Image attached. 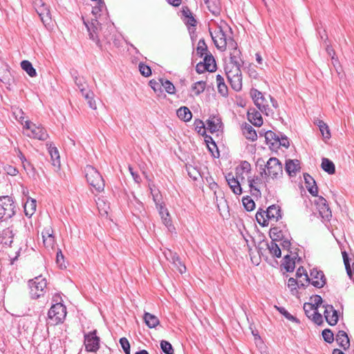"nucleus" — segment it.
I'll return each instance as SVG.
<instances>
[{"mask_svg": "<svg viewBox=\"0 0 354 354\" xmlns=\"http://www.w3.org/2000/svg\"><path fill=\"white\" fill-rule=\"evenodd\" d=\"M85 177L89 185L97 192H101L104 189V180L100 172L93 166L86 165L84 169Z\"/></svg>", "mask_w": 354, "mask_h": 354, "instance_id": "3", "label": "nucleus"}, {"mask_svg": "<svg viewBox=\"0 0 354 354\" xmlns=\"http://www.w3.org/2000/svg\"><path fill=\"white\" fill-rule=\"evenodd\" d=\"M177 115L180 120L188 122L192 119V113L187 107L182 106L177 110Z\"/></svg>", "mask_w": 354, "mask_h": 354, "instance_id": "37", "label": "nucleus"}, {"mask_svg": "<svg viewBox=\"0 0 354 354\" xmlns=\"http://www.w3.org/2000/svg\"><path fill=\"white\" fill-rule=\"evenodd\" d=\"M156 207L158 209L159 214L165 226L167 227H171V216L167 209L162 205Z\"/></svg>", "mask_w": 354, "mask_h": 354, "instance_id": "30", "label": "nucleus"}, {"mask_svg": "<svg viewBox=\"0 0 354 354\" xmlns=\"http://www.w3.org/2000/svg\"><path fill=\"white\" fill-rule=\"evenodd\" d=\"M263 176L267 178V173L265 167L262 168L260 172V176L248 178L249 187L251 191L253 192V195H261L260 188L262 187H266V184L263 181Z\"/></svg>", "mask_w": 354, "mask_h": 354, "instance_id": "9", "label": "nucleus"}, {"mask_svg": "<svg viewBox=\"0 0 354 354\" xmlns=\"http://www.w3.org/2000/svg\"><path fill=\"white\" fill-rule=\"evenodd\" d=\"M167 259L171 262L174 267L181 274L185 272L186 267L181 261L179 255L176 252H172L169 250L168 253L165 254Z\"/></svg>", "mask_w": 354, "mask_h": 354, "instance_id": "14", "label": "nucleus"}, {"mask_svg": "<svg viewBox=\"0 0 354 354\" xmlns=\"http://www.w3.org/2000/svg\"><path fill=\"white\" fill-rule=\"evenodd\" d=\"M250 94L254 103L259 102V99L263 96L261 92L255 88L251 90Z\"/></svg>", "mask_w": 354, "mask_h": 354, "instance_id": "64", "label": "nucleus"}, {"mask_svg": "<svg viewBox=\"0 0 354 354\" xmlns=\"http://www.w3.org/2000/svg\"><path fill=\"white\" fill-rule=\"evenodd\" d=\"M203 62L205 66H208V71L213 72L216 69V62L212 55L209 53L204 56Z\"/></svg>", "mask_w": 354, "mask_h": 354, "instance_id": "39", "label": "nucleus"}, {"mask_svg": "<svg viewBox=\"0 0 354 354\" xmlns=\"http://www.w3.org/2000/svg\"><path fill=\"white\" fill-rule=\"evenodd\" d=\"M160 348L165 354H174L172 345L166 340H162L160 342Z\"/></svg>", "mask_w": 354, "mask_h": 354, "instance_id": "54", "label": "nucleus"}, {"mask_svg": "<svg viewBox=\"0 0 354 354\" xmlns=\"http://www.w3.org/2000/svg\"><path fill=\"white\" fill-rule=\"evenodd\" d=\"M139 71L140 73L145 77H149L151 75V68L144 63L141 62L139 64Z\"/></svg>", "mask_w": 354, "mask_h": 354, "instance_id": "56", "label": "nucleus"}, {"mask_svg": "<svg viewBox=\"0 0 354 354\" xmlns=\"http://www.w3.org/2000/svg\"><path fill=\"white\" fill-rule=\"evenodd\" d=\"M230 44H231L233 52L230 53V60L232 64H234V67H239L240 66V51L236 48V44L234 43L233 40L230 39Z\"/></svg>", "mask_w": 354, "mask_h": 354, "instance_id": "31", "label": "nucleus"}, {"mask_svg": "<svg viewBox=\"0 0 354 354\" xmlns=\"http://www.w3.org/2000/svg\"><path fill=\"white\" fill-rule=\"evenodd\" d=\"M21 66L27 74L33 77L37 75L36 70L33 68L32 64L28 60H24L21 62Z\"/></svg>", "mask_w": 354, "mask_h": 354, "instance_id": "41", "label": "nucleus"}, {"mask_svg": "<svg viewBox=\"0 0 354 354\" xmlns=\"http://www.w3.org/2000/svg\"><path fill=\"white\" fill-rule=\"evenodd\" d=\"M319 131L324 139H329L330 138V132L328 125L321 120H317L316 122Z\"/></svg>", "mask_w": 354, "mask_h": 354, "instance_id": "40", "label": "nucleus"}, {"mask_svg": "<svg viewBox=\"0 0 354 354\" xmlns=\"http://www.w3.org/2000/svg\"><path fill=\"white\" fill-rule=\"evenodd\" d=\"M266 216L269 220L277 221L281 218V211L279 206L276 205H270L266 210Z\"/></svg>", "mask_w": 354, "mask_h": 354, "instance_id": "18", "label": "nucleus"}, {"mask_svg": "<svg viewBox=\"0 0 354 354\" xmlns=\"http://www.w3.org/2000/svg\"><path fill=\"white\" fill-rule=\"evenodd\" d=\"M207 50V46L204 40V39H201L197 45L196 48V54L198 57H202L205 56L206 53H209Z\"/></svg>", "mask_w": 354, "mask_h": 354, "instance_id": "43", "label": "nucleus"}, {"mask_svg": "<svg viewBox=\"0 0 354 354\" xmlns=\"http://www.w3.org/2000/svg\"><path fill=\"white\" fill-rule=\"evenodd\" d=\"M225 180L234 194L236 195H241L242 194V188L241 185L238 180L234 178L232 174H227L225 176Z\"/></svg>", "mask_w": 354, "mask_h": 354, "instance_id": "17", "label": "nucleus"}, {"mask_svg": "<svg viewBox=\"0 0 354 354\" xmlns=\"http://www.w3.org/2000/svg\"><path fill=\"white\" fill-rule=\"evenodd\" d=\"M299 165L300 162L298 160H288L286 162V171L288 174L289 176H294L300 169Z\"/></svg>", "mask_w": 354, "mask_h": 354, "instance_id": "21", "label": "nucleus"}, {"mask_svg": "<svg viewBox=\"0 0 354 354\" xmlns=\"http://www.w3.org/2000/svg\"><path fill=\"white\" fill-rule=\"evenodd\" d=\"M70 73L82 94H84L86 91V82L84 77H78V73L76 70H71Z\"/></svg>", "mask_w": 354, "mask_h": 354, "instance_id": "28", "label": "nucleus"}, {"mask_svg": "<svg viewBox=\"0 0 354 354\" xmlns=\"http://www.w3.org/2000/svg\"><path fill=\"white\" fill-rule=\"evenodd\" d=\"M242 202L245 209L248 212L252 211L255 208V203L250 196L243 197Z\"/></svg>", "mask_w": 354, "mask_h": 354, "instance_id": "51", "label": "nucleus"}, {"mask_svg": "<svg viewBox=\"0 0 354 354\" xmlns=\"http://www.w3.org/2000/svg\"><path fill=\"white\" fill-rule=\"evenodd\" d=\"M24 128L30 131L26 133L30 138L39 140H46L49 137L46 130L41 125H37L30 120L25 122Z\"/></svg>", "mask_w": 354, "mask_h": 354, "instance_id": "7", "label": "nucleus"}, {"mask_svg": "<svg viewBox=\"0 0 354 354\" xmlns=\"http://www.w3.org/2000/svg\"><path fill=\"white\" fill-rule=\"evenodd\" d=\"M209 151L214 158H218L220 156L219 151L215 142H212L211 145H207Z\"/></svg>", "mask_w": 354, "mask_h": 354, "instance_id": "59", "label": "nucleus"}, {"mask_svg": "<svg viewBox=\"0 0 354 354\" xmlns=\"http://www.w3.org/2000/svg\"><path fill=\"white\" fill-rule=\"evenodd\" d=\"M36 203V200L28 198L27 201L24 206V213L26 216L30 217L35 213L37 207Z\"/></svg>", "mask_w": 354, "mask_h": 354, "instance_id": "32", "label": "nucleus"}, {"mask_svg": "<svg viewBox=\"0 0 354 354\" xmlns=\"http://www.w3.org/2000/svg\"><path fill=\"white\" fill-rule=\"evenodd\" d=\"M206 124L207 129H209L211 133H214L219 131L222 123L219 118L212 117L207 120Z\"/></svg>", "mask_w": 354, "mask_h": 354, "instance_id": "29", "label": "nucleus"}, {"mask_svg": "<svg viewBox=\"0 0 354 354\" xmlns=\"http://www.w3.org/2000/svg\"><path fill=\"white\" fill-rule=\"evenodd\" d=\"M143 319L147 326L151 328H155L160 323L158 318L149 313H145Z\"/></svg>", "mask_w": 354, "mask_h": 354, "instance_id": "35", "label": "nucleus"}, {"mask_svg": "<svg viewBox=\"0 0 354 354\" xmlns=\"http://www.w3.org/2000/svg\"><path fill=\"white\" fill-rule=\"evenodd\" d=\"M254 104L262 113H264L266 115H269L270 109L268 107L267 100L264 96L261 97L259 102H256Z\"/></svg>", "mask_w": 354, "mask_h": 354, "instance_id": "44", "label": "nucleus"}, {"mask_svg": "<svg viewBox=\"0 0 354 354\" xmlns=\"http://www.w3.org/2000/svg\"><path fill=\"white\" fill-rule=\"evenodd\" d=\"M17 207L11 196H0V220L7 221L17 213Z\"/></svg>", "mask_w": 354, "mask_h": 354, "instance_id": "2", "label": "nucleus"}, {"mask_svg": "<svg viewBox=\"0 0 354 354\" xmlns=\"http://www.w3.org/2000/svg\"><path fill=\"white\" fill-rule=\"evenodd\" d=\"M98 3L99 6L93 8L92 10V14L95 18H91L89 21L88 19H85L84 17H82V20L88 32L89 39L95 42L96 46L101 49V40H107L109 33L106 31L102 32V28L97 19V15L101 12L102 8L104 6V3L102 0H100Z\"/></svg>", "mask_w": 354, "mask_h": 354, "instance_id": "1", "label": "nucleus"}, {"mask_svg": "<svg viewBox=\"0 0 354 354\" xmlns=\"http://www.w3.org/2000/svg\"><path fill=\"white\" fill-rule=\"evenodd\" d=\"M281 266L286 272H292L295 267V262L289 254L284 256Z\"/></svg>", "mask_w": 354, "mask_h": 354, "instance_id": "36", "label": "nucleus"}, {"mask_svg": "<svg viewBox=\"0 0 354 354\" xmlns=\"http://www.w3.org/2000/svg\"><path fill=\"white\" fill-rule=\"evenodd\" d=\"M256 219L259 225L262 226H268V221L266 216V211L259 209L256 214Z\"/></svg>", "mask_w": 354, "mask_h": 354, "instance_id": "47", "label": "nucleus"}, {"mask_svg": "<svg viewBox=\"0 0 354 354\" xmlns=\"http://www.w3.org/2000/svg\"><path fill=\"white\" fill-rule=\"evenodd\" d=\"M269 235L272 241H278L281 239H284L286 236L285 232L279 227H273L270 230Z\"/></svg>", "mask_w": 354, "mask_h": 354, "instance_id": "34", "label": "nucleus"}, {"mask_svg": "<svg viewBox=\"0 0 354 354\" xmlns=\"http://www.w3.org/2000/svg\"><path fill=\"white\" fill-rule=\"evenodd\" d=\"M261 243L263 244L266 247L272 257L277 258L281 257V251L279 245L276 243V241H271L270 243L263 242Z\"/></svg>", "mask_w": 354, "mask_h": 354, "instance_id": "27", "label": "nucleus"}, {"mask_svg": "<svg viewBox=\"0 0 354 354\" xmlns=\"http://www.w3.org/2000/svg\"><path fill=\"white\" fill-rule=\"evenodd\" d=\"M290 239L291 238L290 236H284V239H281L280 241H281V245L283 250H287L288 251L290 250Z\"/></svg>", "mask_w": 354, "mask_h": 354, "instance_id": "60", "label": "nucleus"}, {"mask_svg": "<svg viewBox=\"0 0 354 354\" xmlns=\"http://www.w3.org/2000/svg\"><path fill=\"white\" fill-rule=\"evenodd\" d=\"M320 216L326 220H330L332 217V212L328 206L327 201L322 196H319L315 201Z\"/></svg>", "mask_w": 354, "mask_h": 354, "instance_id": "12", "label": "nucleus"}, {"mask_svg": "<svg viewBox=\"0 0 354 354\" xmlns=\"http://www.w3.org/2000/svg\"><path fill=\"white\" fill-rule=\"evenodd\" d=\"M335 340L339 346L344 350L350 346V340L346 333L344 330H339L336 335Z\"/></svg>", "mask_w": 354, "mask_h": 354, "instance_id": "22", "label": "nucleus"}, {"mask_svg": "<svg viewBox=\"0 0 354 354\" xmlns=\"http://www.w3.org/2000/svg\"><path fill=\"white\" fill-rule=\"evenodd\" d=\"M342 257L346 272L348 276L351 277L353 274H354V262L351 266L349 258L346 251L342 252Z\"/></svg>", "mask_w": 354, "mask_h": 354, "instance_id": "45", "label": "nucleus"}, {"mask_svg": "<svg viewBox=\"0 0 354 354\" xmlns=\"http://www.w3.org/2000/svg\"><path fill=\"white\" fill-rule=\"evenodd\" d=\"M322 337L324 341L328 343H332L334 341V334L330 329H324L322 331Z\"/></svg>", "mask_w": 354, "mask_h": 354, "instance_id": "55", "label": "nucleus"}, {"mask_svg": "<svg viewBox=\"0 0 354 354\" xmlns=\"http://www.w3.org/2000/svg\"><path fill=\"white\" fill-rule=\"evenodd\" d=\"M24 169L26 170L29 176H34L35 174V169L32 165L28 161H26L22 164Z\"/></svg>", "mask_w": 354, "mask_h": 354, "instance_id": "57", "label": "nucleus"}, {"mask_svg": "<svg viewBox=\"0 0 354 354\" xmlns=\"http://www.w3.org/2000/svg\"><path fill=\"white\" fill-rule=\"evenodd\" d=\"M288 286L293 293L294 291H297V288L304 287L305 284L303 283L301 279L298 280L293 277H290L288 281Z\"/></svg>", "mask_w": 354, "mask_h": 354, "instance_id": "42", "label": "nucleus"}, {"mask_svg": "<svg viewBox=\"0 0 354 354\" xmlns=\"http://www.w3.org/2000/svg\"><path fill=\"white\" fill-rule=\"evenodd\" d=\"M120 344L125 353V354H130V344L126 337L120 339Z\"/></svg>", "mask_w": 354, "mask_h": 354, "instance_id": "58", "label": "nucleus"}, {"mask_svg": "<svg viewBox=\"0 0 354 354\" xmlns=\"http://www.w3.org/2000/svg\"><path fill=\"white\" fill-rule=\"evenodd\" d=\"M306 187L310 194L314 196H317L318 187L316 185L314 178L309 174H306L304 175Z\"/></svg>", "mask_w": 354, "mask_h": 354, "instance_id": "19", "label": "nucleus"}, {"mask_svg": "<svg viewBox=\"0 0 354 354\" xmlns=\"http://www.w3.org/2000/svg\"><path fill=\"white\" fill-rule=\"evenodd\" d=\"M205 86H206L205 82L198 81V82H196V83H194L192 86V90L194 92V94L196 95H198L204 91V90L205 88Z\"/></svg>", "mask_w": 354, "mask_h": 354, "instance_id": "48", "label": "nucleus"}, {"mask_svg": "<svg viewBox=\"0 0 354 354\" xmlns=\"http://www.w3.org/2000/svg\"><path fill=\"white\" fill-rule=\"evenodd\" d=\"M14 233L10 227H8L2 231L1 243L5 245L11 246L13 241Z\"/></svg>", "mask_w": 354, "mask_h": 354, "instance_id": "24", "label": "nucleus"}, {"mask_svg": "<svg viewBox=\"0 0 354 354\" xmlns=\"http://www.w3.org/2000/svg\"><path fill=\"white\" fill-rule=\"evenodd\" d=\"M159 81L161 82L162 86L164 87L169 94H174L175 93V86L169 80L160 78Z\"/></svg>", "mask_w": 354, "mask_h": 354, "instance_id": "49", "label": "nucleus"}, {"mask_svg": "<svg viewBox=\"0 0 354 354\" xmlns=\"http://www.w3.org/2000/svg\"><path fill=\"white\" fill-rule=\"evenodd\" d=\"M206 4L209 11L214 16H218L221 13V7L218 0H205Z\"/></svg>", "mask_w": 354, "mask_h": 354, "instance_id": "26", "label": "nucleus"}, {"mask_svg": "<svg viewBox=\"0 0 354 354\" xmlns=\"http://www.w3.org/2000/svg\"><path fill=\"white\" fill-rule=\"evenodd\" d=\"M196 129H198V132L202 135L205 133V124L202 120H197L194 122Z\"/></svg>", "mask_w": 354, "mask_h": 354, "instance_id": "63", "label": "nucleus"}, {"mask_svg": "<svg viewBox=\"0 0 354 354\" xmlns=\"http://www.w3.org/2000/svg\"><path fill=\"white\" fill-rule=\"evenodd\" d=\"M100 338L96 336V330L84 335V346L88 352H96L99 349Z\"/></svg>", "mask_w": 354, "mask_h": 354, "instance_id": "11", "label": "nucleus"}, {"mask_svg": "<svg viewBox=\"0 0 354 354\" xmlns=\"http://www.w3.org/2000/svg\"><path fill=\"white\" fill-rule=\"evenodd\" d=\"M317 310V307L315 304H312L310 303H305L304 305V310L305 312L306 315L311 319V317L314 314V312H316Z\"/></svg>", "mask_w": 354, "mask_h": 354, "instance_id": "52", "label": "nucleus"}, {"mask_svg": "<svg viewBox=\"0 0 354 354\" xmlns=\"http://www.w3.org/2000/svg\"><path fill=\"white\" fill-rule=\"evenodd\" d=\"M46 280L41 276H38L28 281L30 296L31 299H37L43 296L46 288Z\"/></svg>", "mask_w": 354, "mask_h": 354, "instance_id": "6", "label": "nucleus"}, {"mask_svg": "<svg viewBox=\"0 0 354 354\" xmlns=\"http://www.w3.org/2000/svg\"><path fill=\"white\" fill-rule=\"evenodd\" d=\"M248 120L254 126L261 127L263 124V119L261 113L254 109H250L248 111Z\"/></svg>", "mask_w": 354, "mask_h": 354, "instance_id": "20", "label": "nucleus"}, {"mask_svg": "<svg viewBox=\"0 0 354 354\" xmlns=\"http://www.w3.org/2000/svg\"><path fill=\"white\" fill-rule=\"evenodd\" d=\"M225 74L230 82L231 87L236 91H239L242 88L241 72L239 67H234L230 71H225Z\"/></svg>", "mask_w": 354, "mask_h": 354, "instance_id": "8", "label": "nucleus"}, {"mask_svg": "<svg viewBox=\"0 0 354 354\" xmlns=\"http://www.w3.org/2000/svg\"><path fill=\"white\" fill-rule=\"evenodd\" d=\"M43 243L46 248H53L55 245V238L51 228H46L41 232Z\"/></svg>", "mask_w": 354, "mask_h": 354, "instance_id": "16", "label": "nucleus"}, {"mask_svg": "<svg viewBox=\"0 0 354 354\" xmlns=\"http://www.w3.org/2000/svg\"><path fill=\"white\" fill-rule=\"evenodd\" d=\"M277 310L287 319H288L292 322L297 323V324L299 323V320L297 317L292 315L290 313H288V311L287 310H286L283 307H279V308H277Z\"/></svg>", "mask_w": 354, "mask_h": 354, "instance_id": "53", "label": "nucleus"}, {"mask_svg": "<svg viewBox=\"0 0 354 354\" xmlns=\"http://www.w3.org/2000/svg\"><path fill=\"white\" fill-rule=\"evenodd\" d=\"M283 146L285 148H288L290 146V142L288 138L286 136H282L279 137V141H277V147Z\"/></svg>", "mask_w": 354, "mask_h": 354, "instance_id": "62", "label": "nucleus"}, {"mask_svg": "<svg viewBox=\"0 0 354 354\" xmlns=\"http://www.w3.org/2000/svg\"><path fill=\"white\" fill-rule=\"evenodd\" d=\"M310 283L315 288H321L326 284V277L324 272L313 268L310 270Z\"/></svg>", "mask_w": 354, "mask_h": 354, "instance_id": "13", "label": "nucleus"}, {"mask_svg": "<svg viewBox=\"0 0 354 354\" xmlns=\"http://www.w3.org/2000/svg\"><path fill=\"white\" fill-rule=\"evenodd\" d=\"M310 319L317 325H321L323 323L322 315L318 312V310H317L316 312H314Z\"/></svg>", "mask_w": 354, "mask_h": 354, "instance_id": "61", "label": "nucleus"}, {"mask_svg": "<svg viewBox=\"0 0 354 354\" xmlns=\"http://www.w3.org/2000/svg\"><path fill=\"white\" fill-rule=\"evenodd\" d=\"M321 167L324 171L329 174H333L335 172L334 163L326 158H322Z\"/></svg>", "mask_w": 354, "mask_h": 354, "instance_id": "38", "label": "nucleus"}, {"mask_svg": "<svg viewBox=\"0 0 354 354\" xmlns=\"http://www.w3.org/2000/svg\"><path fill=\"white\" fill-rule=\"evenodd\" d=\"M242 132L243 136L248 140L254 141L257 139V134L254 129L248 123H244L242 127Z\"/></svg>", "mask_w": 354, "mask_h": 354, "instance_id": "23", "label": "nucleus"}, {"mask_svg": "<svg viewBox=\"0 0 354 354\" xmlns=\"http://www.w3.org/2000/svg\"><path fill=\"white\" fill-rule=\"evenodd\" d=\"M66 316V308L61 302L53 304L48 313L47 324L55 326L64 322Z\"/></svg>", "mask_w": 354, "mask_h": 354, "instance_id": "5", "label": "nucleus"}, {"mask_svg": "<svg viewBox=\"0 0 354 354\" xmlns=\"http://www.w3.org/2000/svg\"><path fill=\"white\" fill-rule=\"evenodd\" d=\"M279 135H277L272 131H268L265 133V139L267 145H270V148L277 147V141H279Z\"/></svg>", "mask_w": 354, "mask_h": 354, "instance_id": "33", "label": "nucleus"}, {"mask_svg": "<svg viewBox=\"0 0 354 354\" xmlns=\"http://www.w3.org/2000/svg\"><path fill=\"white\" fill-rule=\"evenodd\" d=\"M152 186L153 185L151 184L149 185V187L151 194L152 195L153 200L156 207H158V206L162 205V196H161L159 190L153 189Z\"/></svg>", "mask_w": 354, "mask_h": 354, "instance_id": "46", "label": "nucleus"}, {"mask_svg": "<svg viewBox=\"0 0 354 354\" xmlns=\"http://www.w3.org/2000/svg\"><path fill=\"white\" fill-rule=\"evenodd\" d=\"M224 28L222 24L218 25L214 30L211 25L209 24L208 27L210 36L215 46L221 51H225L226 50L227 41L230 42V39L232 40L231 38L229 39H227Z\"/></svg>", "mask_w": 354, "mask_h": 354, "instance_id": "4", "label": "nucleus"}, {"mask_svg": "<svg viewBox=\"0 0 354 354\" xmlns=\"http://www.w3.org/2000/svg\"><path fill=\"white\" fill-rule=\"evenodd\" d=\"M324 317L327 323L330 326H335L338 322L337 311L332 305H328L325 307Z\"/></svg>", "mask_w": 354, "mask_h": 354, "instance_id": "15", "label": "nucleus"}, {"mask_svg": "<svg viewBox=\"0 0 354 354\" xmlns=\"http://www.w3.org/2000/svg\"><path fill=\"white\" fill-rule=\"evenodd\" d=\"M268 170L267 175L272 178H278L283 174L282 165L277 158H270L265 165Z\"/></svg>", "mask_w": 354, "mask_h": 354, "instance_id": "10", "label": "nucleus"}, {"mask_svg": "<svg viewBox=\"0 0 354 354\" xmlns=\"http://www.w3.org/2000/svg\"><path fill=\"white\" fill-rule=\"evenodd\" d=\"M46 147L50 156L53 165L54 166H59V153L57 147H55L52 143H46Z\"/></svg>", "mask_w": 354, "mask_h": 354, "instance_id": "25", "label": "nucleus"}, {"mask_svg": "<svg viewBox=\"0 0 354 354\" xmlns=\"http://www.w3.org/2000/svg\"><path fill=\"white\" fill-rule=\"evenodd\" d=\"M296 278L299 280L304 277V280L308 284L310 281V278L308 277L306 269L303 266H300L296 272Z\"/></svg>", "mask_w": 354, "mask_h": 354, "instance_id": "50", "label": "nucleus"}]
</instances>
